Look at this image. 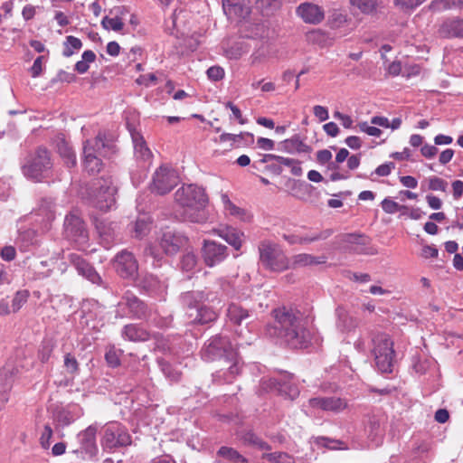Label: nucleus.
<instances>
[{"label":"nucleus","instance_id":"obj_1","mask_svg":"<svg viewBox=\"0 0 463 463\" xmlns=\"http://www.w3.org/2000/svg\"><path fill=\"white\" fill-rule=\"evenodd\" d=\"M274 323L267 327L269 336L281 338L292 348H304L309 342V334L298 311L286 307L273 312Z\"/></svg>","mask_w":463,"mask_h":463},{"label":"nucleus","instance_id":"obj_2","mask_svg":"<svg viewBox=\"0 0 463 463\" xmlns=\"http://www.w3.org/2000/svg\"><path fill=\"white\" fill-rule=\"evenodd\" d=\"M175 204L181 217L192 222H203L206 220L204 208L207 195L204 190L195 184L183 185L175 193Z\"/></svg>","mask_w":463,"mask_h":463},{"label":"nucleus","instance_id":"obj_3","mask_svg":"<svg viewBox=\"0 0 463 463\" xmlns=\"http://www.w3.org/2000/svg\"><path fill=\"white\" fill-rule=\"evenodd\" d=\"M116 152L111 138L99 133L95 138L88 139L83 145V167L90 174H97L102 167L101 157H109Z\"/></svg>","mask_w":463,"mask_h":463},{"label":"nucleus","instance_id":"obj_4","mask_svg":"<svg viewBox=\"0 0 463 463\" xmlns=\"http://www.w3.org/2000/svg\"><path fill=\"white\" fill-rule=\"evenodd\" d=\"M202 356L205 361H213L224 357L228 362L232 363L228 369L231 377H227V381H231L232 378L241 372V366L238 354L225 336L216 335L211 338L203 348Z\"/></svg>","mask_w":463,"mask_h":463},{"label":"nucleus","instance_id":"obj_5","mask_svg":"<svg viewBox=\"0 0 463 463\" xmlns=\"http://www.w3.org/2000/svg\"><path fill=\"white\" fill-rule=\"evenodd\" d=\"M209 295L203 291H191L182 295V301L187 307L190 322L206 324L217 318L218 315L213 308L203 305L209 300Z\"/></svg>","mask_w":463,"mask_h":463},{"label":"nucleus","instance_id":"obj_6","mask_svg":"<svg viewBox=\"0 0 463 463\" xmlns=\"http://www.w3.org/2000/svg\"><path fill=\"white\" fill-rule=\"evenodd\" d=\"M190 16V13L185 10L175 11L170 21L167 22L166 29L171 34H175L177 38H183L182 46L194 51L200 43V35L195 32L191 33V29L188 27Z\"/></svg>","mask_w":463,"mask_h":463},{"label":"nucleus","instance_id":"obj_7","mask_svg":"<svg viewBox=\"0 0 463 463\" xmlns=\"http://www.w3.org/2000/svg\"><path fill=\"white\" fill-rule=\"evenodd\" d=\"M260 263L263 268L273 272H281L289 269V259L281 247L274 242L265 241L259 245Z\"/></svg>","mask_w":463,"mask_h":463},{"label":"nucleus","instance_id":"obj_8","mask_svg":"<svg viewBox=\"0 0 463 463\" xmlns=\"http://www.w3.org/2000/svg\"><path fill=\"white\" fill-rule=\"evenodd\" d=\"M372 354L377 368L382 373H391L395 356L393 342L388 335L377 333L372 337Z\"/></svg>","mask_w":463,"mask_h":463},{"label":"nucleus","instance_id":"obj_9","mask_svg":"<svg viewBox=\"0 0 463 463\" xmlns=\"http://www.w3.org/2000/svg\"><path fill=\"white\" fill-rule=\"evenodd\" d=\"M52 167L49 152L44 148H38L23 166L25 176L35 181L44 178Z\"/></svg>","mask_w":463,"mask_h":463},{"label":"nucleus","instance_id":"obj_10","mask_svg":"<svg viewBox=\"0 0 463 463\" xmlns=\"http://www.w3.org/2000/svg\"><path fill=\"white\" fill-rule=\"evenodd\" d=\"M117 187L114 185L112 179H103L102 183H99L98 186L90 195L91 204L100 211H108L116 203Z\"/></svg>","mask_w":463,"mask_h":463},{"label":"nucleus","instance_id":"obj_11","mask_svg":"<svg viewBox=\"0 0 463 463\" xmlns=\"http://www.w3.org/2000/svg\"><path fill=\"white\" fill-rule=\"evenodd\" d=\"M176 172L165 165H161L153 175L149 188L151 193L164 195L168 194L177 184Z\"/></svg>","mask_w":463,"mask_h":463},{"label":"nucleus","instance_id":"obj_12","mask_svg":"<svg viewBox=\"0 0 463 463\" xmlns=\"http://www.w3.org/2000/svg\"><path fill=\"white\" fill-rule=\"evenodd\" d=\"M101 444L109 449L127 447L131 444V437L124 426L114 422L105 428Z\"/></svg>","mask_w":463,"mask_h":463},{"label":"nucleus","instance_id":"obj_13","mask_svg":"<svg viewBox=\"0 0 463 463\" xmlns=\"http://www.w3.org/2000/svg\"><path fill=\"white\" fill-rule=\"evenodd\" d=\"M117 273L125 279H134L138 270L137 261L134 255L127 250L118 253L113 260Z\"/></svg>","mask_w":463,"mask_h":463},{"label":"nucleus","instance_id":"obj_14","mask_svg":"<svg viewBox=\"0 0 463 463\" xmlns=\"http://www.w3.org/2000/svg\"><path fill=\"white\" fill-rule=\"evenodd\" d=\"M186 243L187 238L184 235L170 229L163 231L159 238V246L167 255L176 254Z\"/></svg>","mask_w":463,"mask_h":463},{"label":"nucleus","instance_id":"obj_15","mask_svg":"<svg viewBox=\"0 0 463 463\" xmlns=\"http://www.w3.org/2000/svg\"><path fill=\"white\" fill-rule=\"evenodd\" d=\"M67 236L73 240L79 246H84L88 241V233L83 221L75 214H70L64 222Z\"/></svg>","mask_w":463,"mask_h":463},{"label":"nucleus","instance_id":"obj_16","mask_svg":"<svg viewBox=\"0 0 463 463\" xmlns=\"http://www.w3.org/2000/svg\"><path fill=\"white\" fill-rule=\"evenodd\" d=\"M227 256L228 253L226 246L219 244L213 241H203L202 257L208 267H213L221 263Z\"/></svg>","mask_w":463,"mask_h":463},{"label":"nucleus","instance_id":"obj_17","mask_svg":"<svg viewBox=\"0 0 463 463\" xmlns=\"http://www.w3.org/2000/svg\"><path fill=\"white\" fill-rule=\"evenodd\" d=\"M308 404L312 409L334 413H339L348 406L346 400L335 396L311 398L308 400Z\"/></svg>","mask_w":463,"mask_h":463},{"label":"nucleus","instance_id":"obj_18","mask_svg":"<svg viewBox=\"0 0 463 463\" xmlns=\"http://www.w3.org/2000/svg\"><path fill=\"white\" fill-rule=\"evenodd\" d=\"M14 368L4 367L0 371V411L5 409L14 383Z\"/></svg>","mask_w":463,"mask_h":463},{"label":"nucleus","instance_id":"obj_19","mask_svg":"<svg viewBox=\"0 0 463 463\" xmlns=\"http://www.w3.org/2000/svg\"><path fill=\"white\" fill-rule=\"evenodd\" d=\"M297 14L307 24H317L323 21L324 11L317 5L303 3L297 8Z\"/></svg>","mask_w":463,"mask_h":463},{"label":"nucleus","instance_id":"obj_20","mask_svg":"<svg viewBox=\"0 0 463 463\" xmlns=\"http://www.w3.org/2000/svg\"><path fill=\"white\" fill-rule=\"evenodd\" d=\"M96 428L90 426L79 433L77 437L80 445V452L85 453L89 457H94L98 452L96 444Z\"/></svg>","mask_w":463,"mask_h":463},{"label":"nucleus","instance_id":"obj_21","mask_svg":"<svg viewBox=\"0 0 463 463\" xmlns=\"http://www.w3.org/2000/svg\"><path fill=\"white\" fill-rule=\"evenodd\" d=\"M70 261L75 266L79 273L86 277L90 281L94 284H99L101 278L96 272V270L86 262L81 256L76 253H71L69 255Z\"/></svg>","mask_w":463,"mask_h":463},{"label":"nucleus","instance_id":"obj_22","mask_svg":"<svg viewBox=\"0 0 463 463\" xmlns=\"http://www.w3.org/2000/svg\"><path fill=\"white\" fill-rule=\"evenodd\" d=\"M336 327L343 333L354 331L359 326V320L351 316L344 307L335 309Z\"/></svg>","mask_w":463,"mask_h":463},{"label":"nucleus","instance_id":"obj_23","mask_svg":"<svg viewBox=\"0 0 463 463\" xmlns=\"http://www.w3.org/2000/svg\"><path fill=\"white\" fill-rule=\"evenodd\" d=\"M326 257L314 256L308 253H298L289 259V269H299L305 267H311L319 264H325Z\"/></svg>","mask_w":463,"mask_h":463},{"label":"nucleus","instance_id":"obj_24","mask_svg":"<svg viewBox=\"0 0 463 463\" xmlns=\"http://www.w3.org/2000/svg\"><path fill=\"white\" fill-rule=\"evenodd\" d=\"M120 306H126L134 317H146V307L135 295L127 292L119 303Z\"/></svg>","mask_w":463,"mask_h":463},{"label":"nucleus","instance_id":"obj_25","mask_svg":"<svg viewBox=\"0 0 463 463\" xmlns=\"http://www.w3.org/2000/svg\"><path fill=\"white\" fill-rule=\"evenodd\" d=\"M213 232L222 238L227 243L239 250L244 241V233L232 227L213 230Z\"/></svg>","mask_w":463,"mask_h":463},{"label":"nucleus","instance_id":"obj_26","mask_svg":"<svg viewBox=\"0 0 463 463\" xmlns=\"http://www.w3.org/2000/svg\"><path fill=\"white\" fill-rule=\"evenodd\" d=\"M439 33L445 38L463 37V20L451 19L445 21L440 25Z\"/></svg>","mask_w":463,"mask_h":463},{"label":"nucleus","instance_id":"obj_27","mask_svg":"<svg viewBox=\"0 0 463 463\" xmlns=\"http://www.w3.org/2000/svg\"><path fill=\"white\" fill-rule=\"evenodd\" d=\"M221 199L226 214L243 222L250 220V214L246 210L235 205L227 194H222Z\"/></svg>","mask_w":463,"mask_h":463},{"label":"nucleus","instance_id":"obj_28","mask_svg":"<svg viewBox=\"0 0 463 463\" xmlns=\"http://www.w3.org/2000/svg\"><path fill=\"white\" fill-rule=\"evenodd\" d=\"M268 385L269 388L277 390L279 393L290 400H294L299 395L298 388L295 384L288 382L279 383L275 379H270L268 381Z\"/></svg>","mask_w":463,"mask_h":463},{"label":"nucleus","instance_id":"obj_29","mask_svg":"<svg viewBox=\"0 0 463 463\" xmlns=\"http://www.w3.org/2000/svg\"><path fill=\"white\" fill-rule=\"evenodd\" d=\"M281 149L289 154L307 153L310 147L305 144L298 136L286 139L280 143Z\"/></svg>","mask_w":463,"mask_h":463},{"label":"nucleus","instance_id":"obj_30","mask_svg":"<svg viewBox=\"0 0 463 463\" xmlns=\"http://www.w3.org/2000/svg\"><path fill=\"white\" fill-rule=\"evenodd\" d=\"M57 151L60 156L64 159V163L68 167L76 165V156L69 144L62 137H58L56 141Z\"/></svg>","mask_w":463,"mask_h":463},{"label":"nucleus","instance_id":"obj_31","mask_svg":"<svg viewBox=\"0 0 463 463\" xmlns=\"http://www.w3.org/2000/svg\"><path fill=\"white\" fill-rule=\"evenodd\" d=\"M135 156L137 159L148 161L152 157V152L147 147L143 137L139 133L132 134Z\"/></svg>","mask_w":463,"mask_h":463},{"label":"nucleus","instance_id":"obj_32","mask_svg":"<svg viewBox=\"0 0 463 463\" xmlns=\"http://www.w3.org/2000/svg\"><path fill=\"white\" fill-rule=\"evenodd\" d=\"M277 51L275 47L268 43L261 45L252 53L251 62L253 64L264 62L276 56Z\"/></svg>","mask_w":463,"mask_h":463},{"label":"nucleus","instance_id":"obj_33","mask_svg":"<svg viewBox=\"0 0 463 463\" xmlns=\"http://www.w3.org/2000/svg\"><path fill=\"white\" fill-rule=\"evenodd\" d=\"M343 241L350 245V249L357 253H366L365 246L369 243L368 237L361 234H345Z\"/></svg>","mask_w":463,"mask_h":463},{"label":"nucleus","instance_id":"obj_34","mask_svg":"<svg viewBox=\"0 0 463 463\" xmlns=\"http://www.w3.org/2000/svg\"><path fill=\"white\" fill-rule=\"evenodd\" d=\"M123 336L130 341H146L149 338V333L137 325L130 324L124 327Z\"/></svg>","mask_w":463,"mask_h":463},{"label":"nucleus","instance_id":"obj_35","mask_svg":"<svg viewBox=\"0 0 463 463\" xmlns=\"http://www.w3.org/2000/svg\"><path fill=\"white\" fill-rule=\"evenodd\" d=\"M217 456L222 460V463H243L246 462L245 458L241 455L237 450L229 447H222L217 452Z\"/></svg>","mask_w":463,"mask_h":463},{"label":"nucleus","instance_id":"obj_36","mask_svg":"<svg viewBox=\"0 0 463 463\" xmlns=\"http://www.w3.org/2000/svg\"><path fill=\"white\" fill-rule=\"evenodd\" d=\"M249 316L250 314L248 310L234 303L231 304L227 310L228 318L235 325H241L245 318L249 317Z\"/></svg>","mask_w":463,"mask_h":463},{"label":"nucleus","instance_id":"obj_37","mask_svg":"<svg viewBox=\"0 0 463 463\" xmlns=\"http://www.w3.org/2000/svg\"><path fill=\"white\" fill-rule=\"evenodd\" d=\"M350 4L364 14H374L380 5L377 0H350Z\"/></svg>","mask_w":463,"mask_h":463},{"label":"nucleus","instance_id":"obj_38","mask_svg":"<svg viewBox=\"0 0 463 463\" xmlns=\"http://www.w3.org/2000/svg\"><path fill=\"white\" fill-rule=\"evenodd\" d=\"M269 158L275 159L277 162H279L280 165H284L286 166L290 167L291 173L296 175L299 176L302 175V168L300 166V163L295 159L283 157L275 155H268Z\"/></svg>","mask_w":463,"mask_h":463},{"label":"nucleus","instance_id":"obj_39","mask_svg":"<svg viewBox=\"0 0 463 463\" xmlns=\"http://www.w3.org/2000/svg\"><path fill=\"white\" fill-rule=\"evenodd\" d=\"M82 47L81 41L74 37L72 35H69L66 37L65 42L63 43V52L62 54L65 57L72 56L76 52L80 50Z\"/></svg>","mask_w":463,"mask_h":463},{"label":"nucleus","instance_id":"obj_40","mask_svg":"<svg viewBox=\"0 0 463 463\" xmlns=\"http://www.w3.org/2000/svg\"><path fill=\"white\" fill-rule=\"evenodd\" d=\"M223 9L225 12L238 14L241 16L248 14L245 8L244 0H225L223 1Z\"/></svg>","mask_w":463,"mask_h":463},{"label":"nucleus","instance_id":"obj_41","mask_svg":"<svg viewBox=\"0 0 463 463\" xmlns=\"http://www.w3.org/2000/svg\"><path fill=\"white\" fill-rule=\"evenodd\" d=\"M242 440L244 444L252 446L260 450L270 449V447L267 442L263 441L260 437H258L255 433L251 431L246 432L242 437Z\"/></svg>","mask_w":463,"mask_h":463},{"label":"nucleus","instance_id":"obj_42","mask_svg":"<svg viewBox=\"0 0 463 463\" xmlns=\"http://www.w3.org/2000/svg\"><path fill=\"white\" fill-rule=\"evenodd\" d=\"M263 458L270 463H294V458L286 452H272L263 454Z\"/></svg>","mask_w":463,"mask_h":463},{"label":"nucleus","instance_id":"obj_43","mask_svg":"<svg viewBox=\"0 0 463 463\" xmlns=\"http://www.w3.org/2000/svg\"><path fill=\"white\" fill-rule=\"evenodd\" d=\"M82 60L79 61L75 64V70L79 73H85L89 70V64L93 62L96 59V55L92 51H85L81 56Z\"/></svg>","mask_w":463,"mask_h":463},{"label":"nucleus","instance_id":"obj_44","mask_svg":"<svg viewBox=\"0 0 463 463\" xmlns=\"http://www.w3.org/2000/svg\"><path fill=\"white\" fill-rule=\"evenodd\" d=\"M151 228V221L147 216L138 218L135 224V236L141 238L148 233Z\"/></svg>","mask_w":463,"mask_h":463},{"label":"nucleus","instance_id":"obj_45","mask_svg":"<svg viewBox=\"0 0 463 463\" xmlns=\"http://www.w3.org/2000/svg\"><path fill=\"white\" fill-rule=\"evenodd\" d=\"M256 8L266 14L278 9L280 5L279 0H253Z\"/></svg>","mask_w":463,"mask_h":463},{"label":"nucleus","instance_id":"obj_46","mask_svg":"<svg viewBox=\"0 0 463 463\" xmlns=\"http://www.w3.org/2000/svg\"><path fill=\"white\" fill-rule=\"evenodd\" d=\"M101 24L104 29L106 30H112L115 32H118L123 29L124 23L121 18L116 16V17H109L105 16L102 21Z\"/></svg>","mask_w":463,"mask_h":463},{"label":"nucleus","instance_id":"obj_47","mask_svg":"<svg viewBox=\"0 0 463 463\" xmlns=\"http://www.w3.org/2000/svg\"><path fill=\"white\" fill-rule=\"evenodd\" d=\"M197 264V257L194 252H186L183 255L180 262L181 269L184 271L193 270Z\"/></svg>","mask_w":463,"mask_h":463},{"label":"nucleus","instance_id":"obj_48","mask_svg":"<svg viewBox=\"0 0 463 463\" xmlns=\"http://www.w3.org/2000/svg\"><path fill=\"white\" fill-rule=\"evenodd\" d=\"M382 208L385 213H390V214H393L400 211H402L404 213L405 211L408 210L407 206L400 205L396 202L387 199V198L382 202Z\"/></svg>","mask_w":463,"mask_h":463},{"label":"nucleus","instance_id":"obj_49","mask_svg":"<svg viewBox=\"0 0 463 463\" xmlns=\"http://www.w3.org/2000/svg\"><path fill=\"white\" fill-rule=\"evenodd\" d=\"M29 293L26 290H21L15 293L12 300V311L17 312L26 302Z\"/></svg>","mask_w":463,"mask_h":463},{"label":"nucleus","instance_id":"obj_50","mask_svg":"<svg viewBox=\"0 0 463 463\" xmlns=\"http://www.w3.org/2000/svg\"><path fill=\"white\" fill-rule=\"evenodd\" d=\"M96 228L101 237L109 241V239L114 234L115 227L112 223H107L103 221L97 222Z\"/></svg>","mask_w":463,"mask_h":463},{"label":"nucleus","instance_id":"obj_51","mask_svg":"<svg viewBox=\"0 0 463 463\" xmlns=\"http://www.w3.org/2000/svg\"><path fill=\"white\" fill-rule=\"evenodd\" d=\"M64 368L70 374H75L79 371V363L75 356L71 354L64 355Z\"/></svg>","mask_w":463,"mask_h":463},{"label":"nucleus","instance_id":"obj_52","mask_svg":"<svg viewBox=\"0 0 463 463\" xmlns=\"http://www.w3.org/2000/svg\"><path fill=\"white\" fill-rule=\"evenodd\" d=\"M429 188L432 191L445 192L447 188V183L439 177L432 176L429 179Z\"/></svg>","mask_w":463,"mask_h":463},{"label":"nucleus","instance_id":"obj_53","mask_svg":"<svg viewBox=\"0 0 463 463\" xmlns=\"http://www.w3.org/2000/svg\"><path fill=\"white\" fill-rule=\"evenodd\" d=\"M330 22L332 26L340 27L347 22V16L341 12L334 11V13L331 14Z\"/></svg>","mask_w":463,"mask_h":463},{"label":"nucleus","instance_id":"obj_54","mask_svg":"<svg viewBox=\"0 0 463 463\" xmlns=\"http://www.w3.org/2000/svg\"><path fill=\"white\" fill-rule=\"evenodd\" d=\"M359 128L361 131L366 133L372 137H380L382 135V130L374 126L368 125L367 122H362L359 124Z\"/></svg>","mask_w":463,"mask_h":463},{"label":"nucleus","instance_id":"obj_55","mask_svg":"<svg viewBox=\"0 0 463 463\" xmlns=\"http://www.w3.org/2000/svg\"><path fill=\"white\" fill-rule=\"evenodd\" d=\"M207 76L210 80L217 81L223 78L224 71L219 66H213L207 70Z\"/></svg>","mask_w":463,"mask_h":463},{"label":"nucleus","instance_id":"obj_56","mask_svg":"<svg viewBox=\"0 0 463 463\" xmlns=\"http://www.w3.org/2000/svg\"><path fill=\"white\" fill-rule=\"evenodd\" d=\"M136 82L138 85H144L146 87H148L152 84H155L156 82V77L154 73L149 74H144L140 75L137 80Z\"/></svg>","mask_w":463,"mask_h":463},{"label":"nucleus","instance_id":"obj_57","mask_svg":"<svg viewBox=\"0 0 463 463\" xmlns=\"http://www.w3.org/2000/svg\"><path fill=\"white\" fill-rule=\"evenodd\" d=\"M52 436V430L50 426L46 425L44 427V430H43L41 439H40L41 445L43 446V448H44V449L49 448L50 439H51Z\"/></svg>","mask_w":463,"mask_h":463},{"label":"nucleus","instance_id":"obj_58","mask_svg":"<svg viewBox=\"0 0 463 463\" xmlns=\"http://www.w3.org/2000/svg\"><path fill=\"white\" fill-rule=\"evenodd\" d=\"M0 255L3 260L11 261L16 256L15 249L13 246H5L1 250Z\"/></svg>","mask_w":463,"mask_h":463},{"label":"nucleus","instance_id":"obj_59","mask_svg":"<svg viewBox=\"0 0 463 463\" xmlns=\"http://www.w3.org/2000/svg\"><path fill=\"white\" fill-rule=\"evenodd\" d=\"M43 56H39L33 61V66L31 67V70H30L32 77L36 78V77H38L42 73V71H43Z\"/></svg>","mask_w":463,"mask_h":463},{"label":"nucleus","instance_id":"obj_60","mask_svg":"<svg viewBox=\"0 0 463 463\" xmlns=\"http://www.w3.org/2000/svg\"><path fill=\"white\" fill-rule=\"evenodd\" d=\"M314 115L320 120V121H326L329 115L328 110L326 107L316 105L313 108Z\"/></svg>","mask_w":463,"mask_h":463},{"label":"nucleus","instance_id":"obj_61","mask_svg":"<svg viewBox=\"0 0 463 463\" xmlns=\"http://www.w3.org/2000/svg\"><path fill=\"white\" fill-rule=\"evenodd\" d=\"M332 153L327 149H322L317 153V160L319 164L325 165L331 161Z\"/></svg>","mask_w":463,"mask_h":463},{"label":"nucleus","instance_id":"obj_62","mask_svg":"<svg viewBox=\"0 0 463 463\" xmlns=\"http://www.w3.org/2000/svg\"><path fill=\"white\" fill-rule=\"evenodd\" d=\"M394 168L393 163H388L379 165L375 169V174L379 176H387L391 174L392 170Z\"/></svg>","mask_w":463,"mask_h":463},{"label":"nucleus","instance_id":"obj_63","mask_svg":"<svg viewBox=\"0 0 463 463\" xmlns=\"http://www.w3.org/2000/svg\"><path fill=\"white\" fill-rule=\"evenodd\" d=\"M421 155L427 158L434 157L438 153V148L432 145H424L420 149Z\"/></svg>","mask_w":463,"mask_h":463},{"label":"nucleus","instance_id":"obj_64","mask_svg":"<svg viewBox=\"0 0 463 463\" xmlns=\"http://www.w3.org/2000/svg\"><path fill=\"white\" fill-rule=\"evenodd\" d=\"M453 197L454 199H459L463 194V182L456 180L452 183Z\"/></svg>","mask_w":463,"mask_h":463}]
</instances>
